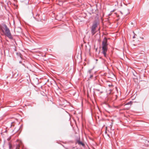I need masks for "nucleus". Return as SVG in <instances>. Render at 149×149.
<instances>
[{
    "instance_id": "nucleus-2",
    "label": "nucleus",
    "mask_w": 149,
    "mask_h": 149,
    "mask_svg": "<svg viewBox=\"0 0 149 149\" xmlns=\"http://www.w3.org/2000/svg\"><path fill=\"white\" fill-rule=\"evenodd\" d=\"M107 42V40L105 38H104L102 42V53L105 57L107 56L106 52L107 50L108 44Z\"/></svg>"
},
{
    "instance_id": "nucleus-7",
    "label": "nucleus",
    "mask_w": 149,
    "mask_h": 149,
    "mask_svg": "<svg viewBox=\"0 0 149 149\" xmlns=\"http://www.w3.org/2000/svg\"><path fill=\"white\" fill-rule=\"evenodd\" d=\"M96 90L97 91H101L102 90V88H101L100 89H96Z\"/></svg>"
},
{
    "instance_id": "nucleus-11",
    "label": "nucleus",
    "mask_w": 149,
    "mask_h": 149,
    "mask_svg": "<svg viewBox=\"0 0 149 149\" xmlns=\"http://www.w3.org/2000/svg\"><path fill=\"white\" fill-rule=\"evenodd\" d=\"M140 38L142 39H144V38L143 37H140Z\"/></svg>"
},
{
    "instance_id": "nucleus-10",
    "label": "nucleus",
    "mask_w": 149,
    "mask_h": 149,
    "mask_svg": "<svg viewBox=\"0 0 149 149\" xmlns=\"http://www.w3.org/2000/svg\"><path fill=\"white\" fill-rule=\"evenodd\" d=\"M93 77V75H91L90 76V77H89V78H92V77Z\"/></svg>"
},
{
    "instance_id": "nucleus-14",
    "label": "nucleus",
    "mask_w": 149,
    "mask_h": 149,
    "mask_svg": "<svg viewBox=\"0 0 149 149\" xmlns=\"http://www.w3.org/2000/svg\"><path fill=\"white\" fill-rule=\"evenodd\" d=\"M100 92H101V93H103V92L102 91H101Z\"/></svg>"
},
{
    "instance_id": "nucleus-5",
    "label": "nucleus",
    "mask_w": 149,
    "mask_h": 149,
    "mask_svg": "<svg viewBox=\"0 0 149 149\" xmlns=\"http://www.w3.org/2000/svg\"><path fill=\"white\" fill-rule=\"evenodd\" d=\"M78 143L79 145H82L83 146H84V143H83L82 142H81L80 141H78Z\"/></svg>"
},
{
    "instance_id": "nucleus-6",
    "label": "nucleus",
    "mask_w": 149,
    "mask_h": 149,
    "mask_svg": "<svg viewBox=\"0 0 149 149\" xmlns=\"http://www.w3.org/2000/svg\"><path fill=\"white\" fill-rule=\"evenodd\" d=\"M19 147L20 146L19 145H17L16 148V149H19Z\"/></svg>"
},
{
    "instance_id": "nucleus-12",
    "label": "nucleus",
    "mask_w": 149,
    "mask_h": 149,
    "mask_svg": "<svg viewBox=\"0 0 149 149\" xmlns=\"http://www.w3.org/2000/svg\"><path fill=\"white\" fill-rule=\"evenodd\" d=\"M135 38V35H134V36H133V38Z\"/></svg>"
},
{
    "instance_id": "nucleus-9",
    "label": "nucleus",
    "mask_w": 149,
    "mask_h": 149,
    "mask_svg": "<svg viewBox=\"0 0 149 149\" xmlns=\"http://www.w3.org/2000/svg\"><path fill=\"white\" fill-rule=\"evenodd\" d=\"M91 70H88V73H89V74H91Z\"/></svg>"
},
{
    "instance_id": "nucleus-8",
    "label": "nucleus",
    "mask_w": 149,
    "mask_h": 149,
    "mask_svg": "<svg viewBox=\"0 0 149 149\" xmlns=\"http://www.w3.org/2000/svg\"><path fill=\"white\" fill-rule=\"evenodd\" d=\"M9 149H11L12 148V146L9 143Z\"/></svg>"
},
{
    "instance_id": "nucleus-4",
    "label": "nucleus",
    "mask_w": 149,
    "mask_h": 149,
    "mask_svg": "<svg viewBox=\"0 0 149 149\" xmlns=\"http://www.w3.org/2000/svg\"><path fill=\"white\" fill-rule=\"evenodd\" d=\"M12 73L13 74L12 75V77L13 78L16 77L18 75V73H17V72H16V71H15V72H12Z\"/></svg>"
},
{
    "instance_id": "nucleus-13",
    "label": "nucleus",
    "mask_w": 149,
    "mask_h": 149,
    "mask_svg": "<svg viewBox=\"0 0 149 149\" xmlns=\"http://www.w3.org/2000/svg\"><path fill=\"white\" fill-rule=\"evenodd\" d=\"M65 149H69L68 148H66V147H65Z\"/></svg>"
},
{
    "instance_id": "nucleus-1",
    "label": "nucleus",
    "mask_w": 149,
    "mask_h": 149,
    "mask_svg": "<svg viewBox=\"0 0 149 149\" xmlns=\"http://www.w3.org/2000/svg\"><path fill=\"white\" fill-rule=\"evenodd\" d=\"M0 30L5 34L8 37L11 39H12L13 38L12 36L10 31L7 26L5 24L0 25Z\"/></svg>"
},
{
    "instance_id": "nucleus-3",
    "label": "nucleus",
    "mask_w": 149,
    "mask_h": 149,
    "mask_svg": "<svg viewBox=\"0 0 149 149\" xmlns=\"http://www.w3.org/2000/svg\"><path fill=\"white\" fill-rule=\"evenodd\" d=\"M98 23L96 21H95L93 23V25L91 27V33L92 35H94L97 31L96 28L97 27Z\"/></svg>"
}]
</instances>
